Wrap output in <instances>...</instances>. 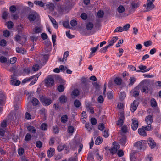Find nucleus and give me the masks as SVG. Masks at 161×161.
I'll use <instances>...</instances> for the list:
<instances>
[{
  "mask_svg": "<svg viewBox=\"0 0 161 161\" xmlns=\"http://www.w3.org/2000/svg\"><path fill=\"white\" fill-rule=\"evenodd\" d=\"M129 6L130 9L129 10V13L130 14H131L134 13L136 10L139 7L140 3L137 1H131L130 3Z\"/></svg>",
  "mask_w": 161,
  "mask_h": 161,
  "instance_id": "nucleus-1",
  "label": "nucleus"
},
{
  "mask_svg": "<svg viewBox=\"0 0 161 161\" xmlns=\"http://www.w3.org/2000/svg\"><path fill=\"white\" fill-rule=\"evenodd\" d=\"M153 115H149L145 118V121L147 124V126H145V129L147 131H150L152 130L151 124L153 122Z\"/></svg>",
  "mask_w": 161,
  "mask_h": 161,
  "instance_id": "nucleus-2",
  "label": "nucleus"
},
{
  "mask_svg": "<svg viewBox=\"0 0 161 161\" xmlns=\"http://www.w3.org/2000/svg\"><path fill=\"white\" fill-rule=\"evenodd\" d=\"M146 141L144 140H141L135 142L134 146L139 150H144L146 148Z\"/></svg>",
  "mask_w": 161,
  "mask_h": 161,
  "instance_id": "nucleus-3",
  "label": "nucleus"
},
{
  "mask_svg": "<svg viewBox=\"0 0 161 161\" xmlns=\"http://www.w3.org/2000/svg\"><path fill=\"white\" fill-rule=\"evenodd\" d=\"M155 0H147V8L145 12L149 11L154 8L155 6L153 2Z\"/></svg>",
  "mask_w": 161,
  "mask_h": 161,
  "instance_id": "nucleus-4",
  "label": "nucleus"
},
{
  "mask_svg": "<svg viewBox=\"0 0 161 161\" xmlns=\"http://www.w3.org/2000/svg\"><path fill=\"white\" fill-rule=\"evenodd\" d=\"M45 83L47 86H52L54 84V82L53 79L51 77H48L45 79Z\"/></svg>",
  "mask_w": 161,
  "mask_h": 161,
  "instance_id": "nucleus-5",
  "label": "nucleus"
},
{
  "mask_svg": "<svg viewBox=\"0 0 161 161\" xmlns=\"http://www.w3.org/2000/svg\"><path fill=\"white\" fill-rule=\"evenodd\" d=\"M120 147V145L117 142H114L113 143V147L112 148L110 152L112 154H114L117 152Z\"/></svg>",
  "mask_w": 161,
  "mask_h": 161,
  "instance_id": "nucleus-6",
  "label": "nucleus"
},
{
  "mask_svg": "<svg viewBox=\"0 0 161 161\" xmlns=\"http://www.w3.org/2000/svg\"><path fill=\"white\" fill-rule=\"evenodd\" d=\"M120 117L119 118L117 125L122 126L124 123V121L125 119L124 113L123 112H121L120 113Z\"/></svg>",
  "mask_w": 161,
  "mask_h": 161,
  "instance_id": "nucleus-7",
  "label": "nucleus"
},
{
  "mask_svg": "<svg viewBox=\"0 0 161 161\" xmlns=\"http://www.w3.org/2000/svg\"><path fill=\"white\" fill-rule=\"evenodd\" d=\"M41 101L44 104L45 106L50 105L51 103V100L50 99H48L44 97H42L41 98Z\"/></svg>",
  "mask_w": 161,
  "mask_h": 161,
  "instance_id": "nucleus-8",
  "label": "nucleus"
},
{
  "mask_svg": "<svg viewBox=\"0 0 161 161\" xmlns=\"http://www.w3.org/2000/svg\"><path fill=\"white\" fill-rule=\"evenodd\" d=\"M132 122L131 124V128L133 130H136L138 126V122L135 119H132Z\"/></svg>",
  "mask_w": 161,
  "mask_h": 161,
  "instance_id": "nucleus-9",
  "label": "nucleus"
},
{
  "mask_svg": "<svg viewBox=\"0 0 161 161\" xmlns=\"http://www.w3.org/2000/svg\"><path fill=\"white\" fill-rule=\"evenodd\" d=\"M141 88V86L138 85L134 88L132 91V95L134 97H137L139 95L140 89Z\"/></svg>",
  "mask_w": 161,
  "mask_h": 161,
  "instance_id": "nucleus-10",
  "label": "nucleus"
},
{
  "mask_svg": "<svg viewBox=\"0 0 161 161\" xmlns=\"http://www.w3.org/2000/svg\"><path fill=\"white\" fill-rule=\"evenodd\" d=\"M137 106H138V102L137 101L135 100L130 105V110L132 112H134L136 109Z\"/></svg>",
  "mask_w": 161,
  "mask_h": 161,
  "instance_id": "nucleus-11",
  "label": "nucleus"
},
{
  "mask_svg": "<svg viewBox=\"0 0 161 161\" xmlns=\"http://www.w3.org/2000/svg\"><path fill=\"white\" fill-rule=\"evenodd\" d=\"M147 142L151 149H153L156 146V143L152 138L148 139Z\"/></svg>",
  "mask_w": 161,
  "mask_h": 161,
  "instance_id": "nucleus-12",
  "label": "nucleus"
},
{
  "mask_svg": "<svg viewBox=\"0 0 161 161\" xmlns=\"http://www.w3.org/2000/svg\"><path fill=\"white\" fill-rule=\"evenodd\" d=\"M146 130L145 129V126H142V128L138 129V132L140 135L145 136H147Z\"/></svg>",
  "mask_w": 161,
  "mask_h": 161,
  "instance_id": "nucleus-13",
  "label": "nucleus"
},
{
  "mask_svg": "<svg viewBox=\"0 0 161 161\" xmlns=\"http://www.w3.org/2000/svg\"><path fill=\"white\" fill-rule=\"evenodd\" d=\"M87 80L85 78L82 79L81 83L83 84V88L84 90H87L89 88V85L87 83Z\"/></svg>",
  "mask_w": 161,
  "mask_h": 161,
  "instance_id": "nucleus-14",
  "label": "nucleus"
},
{
  "mask_svg": "<svg viewBox=\"0 0 161 161\" xmlns=\"http://www.w3.org/2000/svg\"><path fill=\"white\" fill-rule=\"evenodd\" d=\"M37 16V14L36 13H31L28 16V19L30 21H33L36 19Z\"/></svg>",
  "mask_w": 161,
  "mask_h": 161,
  "instance_id": "nucleus-15",
  "label": "nucleus"
},
{
  "mask_svg": "<svg viewBox=\"0 0 161 161\" xmlns=\"http://www.w3.org/2000/svg\"><path fill=\"white\" fill-rule=\"evenodd\" d=\"M42 28V26L41 25H39L35 27L33 30L34 33H38L41 32Z\"/></svg>",
  "mask_w": 161,
  "mask_h": 161,
  "instance_id": "nucleus-16",
  "label": "nucleus"
},
{
  "mask_svg": "<svg viewBox=\"0 0 161 161\" xmlns=\"http://www.w3.org/2000/svg\"><path fill=\"white\" fill-rule=\"evenodd\" d=\"M67 97L64 95H61L59 98V101L62 104L65 103L67 102Z\"/></svg>",
  "mask_w": 161,
  "mask_h": 161,
  "instance_id": "nucleus-17",
  "label": "nucleus"
},
{
  "mask_svg": "<svg viewBox=\"0 0 161 161\" xmlns=\"http://www.w3.org/2000/svg\"><path fill=\"white\" fill-rule=\"evenodd\" d=\"M12 80H11V84L13 85H15L16 86H19L21 82L19 80L15 81V79L14 78V77L12 76Z\"/></svg>",
  "mask_w": 161,
  "mask_h": 161,
  "instance_id": "nucleus-18",
  "label": "nucleus"
},
{
  "mask_svg": "<svg viewBox=\"0 0 161 161\" xmlns=\"http://www.w3.org/2000/svg\"><path fill=\"white\" fill-rule=\"evenodd\" d=\"M99 44H98L95 47L91 48V52L89 56V58L92 57L93 54L97 50Z\"/></svg>",
  "mask_w": 161,
  "mask_h": 161,
  "instance_id": "nucleus-19",
  "label": "nucleus"
},
{
  "mask_svg": "<svg viewBox=\"0 0 161 161\" xmlns=\"http://www.w3.org/2000/svg\"><path fill=\"white\" fill-rule=\"evenodd\" d=\"M127 139L125 136H123L120 140V143L122 146H125L126 143Z\"/></svg>",
  "mask_w": 161,
  "mask_h": 161,
  "instance_id": "nucleus-20",
  "label": "nucleus"
},
{
  "mask_svg": "<svg viewBox=\"0 0 161 161\" xmlns=\"http://www.w3.org/2000/svg\"><path fill=\"white\" fill-rule=\"evenodd\" d=\"M54 154V149L53 148H50L47 151V156L48 157H51Z\"/></svg>",
  "mask_w": 161,
  "mask_h": 161,
  "instance_id": "nucleus-21",
  "label": "nucleus"
},
{
  "mask_svg": "<svg viewBox=\"0 0 161 161\" xmlns=\"http://www.w3.org/2000/svg\"><path fill=\"white\" fill-rule=\"evenodd\" d=\"M49 17L54 27L55 28L57 29L58 27V25L55 20L50 16H49Z\"/></svg>",
  "mask_w": 161,
  "mask_h": 161,
  "instance_id": "nucleus-22",
  "label": "nucleus"
},
{
  "mask_svg": "<svg viewBox=\"0 0 161 161\" xmlns=\"http://www.w3.org/2000/svg\"><path fill=\"white\" fill-rule=\"evenodd\" d=\"M27 129L28 131L32 133L35 134L36 132L35 128L32 126L30 125L28 126Z\"/></svg>",
  "mask_w": 161,
  "mask_h": 161,
  "instance_id": "nucleus-23",
  "label": "nucleus"
},
{
  "mask_svg": "<svg viewBox=\"0 0 161 161\" xmlns=\"http://www.w3.org/2000/svg\"><path fill=\"white\" fill-rule=\"evenodd\" d=\"M118 39V38L117 36L114 37L110 41H108L109 44L108 45L110 47L113 45V44L116 42V41Z\"/></svg>",
  "mask_w": 161,
  "mask_h": 161,
  "instance_id": "nucleus-24",
  "label": "nucleus"
},
{
  "mask_svg": "<svg viewBox=\"0 0 161 161\" xmlns=\"http://www.w3.org/2000/svg\"><path fill=\"white\" fill-rule=\"evenodd\" d=\"M117 10L119 13H122L125 11V8L123 5H120L118 7Z\"/></svg>",
  "mask_w": 161,
  "mask_h": 161,
  "instance_id": "nucleus-25",
  "label": "nucleus"
},
{
  "mask_svg": "<svg viewBox=\"0 0 161 161\" xmlns=\"http://www.w3.org/2000/svg\"><path fill=\"white\" fill-rule=\"evenodd\" d=\"M16 50L17 52L22 53V54L25 53H26V51L25 50L24 48H22L19 47H17L16 48Z\"/></svg>",
  "mask_w": 161,
  "mask_h": 161,
  "instance_id": "nucleus-26",
  "label": "nucleus"
},
{
  "mask_svg": "<svg viewBox=\"0 0 161 161\" xmlns=\"http://www.w3.org/2000/svg\"><path fill=\"white\" fill-rule=\"evenodd\" d=\"M36 75H34V76H31L29 78H26L24 79L22 81V83H26L27 82H28L32 79H34L36 77Z\"/></svg>",
  "mask_w": 161,
  "mask_h": 161,
  "instance_id": "nucleus-27",
  "label": "nucleus"
},
{
  "mask_svg": "<svg viewBox=\"0 0 161 161\" xmlns=\"http://www.w3.org/2000/svg\"><path fill=\"white\" fill-rule=\"evenodd\" d=\"M67 147L66 145L63 144V145H60L59 146H58L57 147V150L58 151L60 152L62 150L64 149V148H66V150L67 149Z\"/></svg>",
  "mask_w": 161,
  "mask_h": 161,
  "instance_id": "nucleus-28",
  "label": "nucleus"
},
{
  "mask_svg": "<svg viewBox=\"0 0 161 161\" xmlns=\"http://www.w3.org/2000/svg\"><path fill=\"white\" fill-rule=\"evenodd\" d=\"M122 79L119 77L116 78L114 80V83L118 85H120L122 83Z\"/></svg>",
  "mask_w": 161,
  "mask_h": 161,
  "instance_id": "nucleus-29",
  "label": "nucleus"
},
{
  "mask_svg": "<svg viewBox=\"0 0 161 161\" xmlns=\"http://www.w3.org/2000/svg\"><path fill=\"white\" fill-rule=\"evenodd\" d=\"M93 26V23L91 22H89L86 25V27L88 30H92Z\"/></svg>",
  "mask_w": 161,
  "mask_h": 161,
  "instance_id": "nucleus-30",
  "label": "nucleus"
},
{
  "mask_svg": "<svg viewBox=\"0 0 161 161\" xmlns=\"http://www.w3.org/2000/svg\"><path fill=\"white\" fill-rule=\"evenodd\" d=\"M41 58L42 60L41 62H44V61H47L48 58L47 55H42L41 56Z\"/></svg>",
  "mask_w": 161,
  "mask_h": 161,
  "instance_id": "nucleus-31",
  "label": "nucleus"
},
{
  "mask_svg": "<svg viewBox=\"0 0 161 161\" xmlns=\"http://www.w3.org/2000/svg\"><path fill=\"white\" fill-rule=\"evenodd\" d=\"M103 141V139L102 137H97L95 141V144L97 145L101 144Z\"/></svg>",
  "mask_w": 161,
  "mask_h": 161,
  "instance_id": "nucleus-32",
  "label": "nucleus"
},
{
  "mask_svg": "<svg viewBox=\"0 0 161 161\" xmlns=\"http://www.w3.org/2000/svg\"><path fill=\"white\" fill-rule=\"evenodd\" d=\"M68 119V117L66 115H64L61 117V120L63 123H64L67 121Z\"/></svg>",
  "mask_w": 161,
  "mask_h": 161,
  "instance_id": "nucleus-33",
  "label": "nucleus"
},
{
  "mask_svg": "<svg viewBox=\"0 0 161 161\" xmlns=\"http://www.w3.org/2000/svg\"><path fill=\"white\" fill-rule=\"evenodd\" d=\"M151 106L153 107H156L157 105V103L156 100L154 98H152L150 101Z\"/></svg>",
  "mask_w": 161,
  "mask_h": 161,
  "instance_id": "nucleus-34",
  "label": "nucleus"
},
{
  "mask_svg": "<svg viewBox=\"0 0 161 161\" xmlns=\"http://www.w3.org/2000/svg\"><path fill=\"white\" fill-rule=\"evenodd\" d=\"M31 102L33 105L36 106L38 105L39 103V102L38 100L36 98H33Z\"/></svg>",
  "mask_w": 161,
  "mask_h": 161,
  "instance_id": "nucleus-35",
  "label": "nucleus"
},
{
  "mask_svg": "<svg viewBox=\"0 0 161 161\" xmlns=\"http://www.w3.org/2000/svg\"><path fill=\"white\" fill-rule=\"evenodd\" d=\"M57 90L59 92H62L64 90L65 87L62 85H60L57 87Z\"/></svg>",
  "mask_w": 161,
  "mask_h": 161,
  "instance_id": "nucleus-36",
  "label": "nucleus"
},
{
  "mask_svg": "<svg viewBox=\"0 0 161 161\" xmlns=\"http://www.w3.org/2000/svg\"><path fill=\"white\" fill-rule=\"evenodd\" d=\"M126 95L125 92H121L119 95V97L120 99L122 101L126 97Z\"/></svg>",
  "mask_w": 161,
  "mask_h": 161,
  "instance_id": "nucleus-37",
  "label": "nucleus"
},
{
  "mask_svg": "<svg viewBox=\"0 0 161 161\" xmlns=\"http://www.w3.org/2000/svg\"><path fill=\"white\" fill-rule=\"evenodd\" d=\"M124 31L123 28L121 26H119L116 28L114 30V32L116 33V32H122Z\"/></svg>",
  "mask_w": 161,
  "mask_h": 161,
  "instance_id": "nucleus-38",
  "label": "nucleus"
},
{
  "mask_svg": "<svg viewBox=\"0 0 161 161\" xmlns=\"http://www.w3.org/2000/svg\"><path fill=\"white\" fill-rule=\"evenodd\" d=\"M47 7L51 11L53 10L54 9V5L52 3H50L47 5Z\"/></svg>",
  "mask_w": 161,
  "mask_h": 161,
  "instance_id": "nucleus-39",
  "label": "nucleus"
},
{
  "mask_svg": "<svg viewBox=\"0 0 161 161\" xmlns=\"http://www.w3.org/2000/svg\"><path fill=\"white\" fill-rule=\"evenodd\" d=\"M41 128L42 130H46L47 129V125L45 123H43L41 125Z\"/></svg>",
  "mask_w": 161,
  "mask_h": 161,
  "instance_id": "nucleus-40",
  "label": "nucleus"
},
{
  "mask_svg": "<svg viewBox=\"0 0 161 161\" xmlns=\"http://www.w3.org/2000/svg\"><path fill=\"white\" fill-rule=\"evenodd\" d=\"M81 103L80 101L77 99L75 100L74 102L75 106L76 108L79 107Z\"/></svg>",
  "mask_w": 161,
  "mask_h": 161,
  "instance_id": "nucleus-41",
  "label": "nucleus"
},
{
  "mask_svg": "<svg viewBox=\"0 0 161 161\" xmlns=\"http://www.w3.org/2000/svg\"><path fill=\"white\" fill-rule=\"evenodd\" d=\"M97 16L98 17L101 18L103 17L104 15V13L103 11L100 10L97 13Z\"/></svg>",
  "mask_w": 161,
  "mask_h": 161,
  "instance_id": "nucleus-42",
  "label": "nucleus"
},
{
  "mask_svg": "<svg viewBox=\"0 0 161 161\" xmlns=\"http://www.w3.org/2000/svg\"><path fill=\"white\" fill-rule=\"evenodd\" d=\"M6 25L8 28L10 29L13 27L14 25V24L13 23L12 21H9L8 22H7Z\"/></svg>",
  "mask_w": 161,
  "mask_h": 161,
  "instance_id": "nucleus-43",
  "label": "nucleus"
},
{
  "mask_svg": "<svg viewBox=\"0 0 161 161\" xmlns=\"http://www.w3.org/2000/svg\"><path fill=\"white\" fill-rule=\"evenodd\" d=\"M34 3L36 5H39L41 7H42L44 6L43 3L42 1H35Z\"/></svg>",
  "mask_w": 161,
  "mask_h": 161,
  "instance_id": "nucleus-44",
  "label": "nucleus"
},
{
  "mask_svg": "<svg viewBox=\"0 0 161 161\" xmlns=\"http://www.w3.org/2000/svg\"><path fill=\"white\" fill-rule=\"evenodd\" d=\"M67 131L69 133L72 134L74 131V128L72 126H69L68 127Z\"/></svg>",
  "mask_w": 161,
  "mask_h": 161,
  "instance_id": "nucleus-45",
  "label": "nucleus"
},
{
  "mask_svg": "<svg viewBox=\"0 0 161 161\" xmlns=\"http://www.w3.org/2000/svg\"><path fill=\"white\" fill-rule=\"evenodd\" d=\"M53 132L55 134H57L58 133L59 129L56 126H54L53 127Z\"/></svg>",
  "mask_w": 161,
  "mask_h": 161,
  "instance_id": "nucleus-46",
  "label": "nucleus"
},
{
  "mask_svg": "<svg viewBox=\"0 0 161 161\" xmlns=\"http://www.w3.org/2000/svg\"><path fill=\"white\" fill-rule=\"evenodd\" d=\"M7 61V59L5 57L2 56L0 57V62L1 63H6Z\"/></svg>",
  "mask_w": 161,
  "mask_h": 161,
  "instance_id": "nucleus-47",
  "label": "nucleus"
},
{
  "mask_svg": "<svg viewBox=\"0 0 161 161\" xmlns=\"http://www.w3.org/2000/svg\"><path fill=\"white\" fill-rule=\"evenodd\" d=\"M79 94V91L78 89H75L72 92V94L75 96H78Z\"/></svg>",
  "mask_w": 161,
  "mask_h": 161,
  "instance_id": "nucleus-48",
  "label": "nucleus"
},
{
  "mask_svg": "<svg viewBox=\"0 0 161 161\" xmlns=\"http://www.w3.org/2000/svg\"><path fill=\"white\" fill-rule=\"evenodd\" d=\"M152 44V42L151 41H148L144 42V45L146 47H148L151 46Z\"/></svg>",
  "mask_w": 161,
  "mask_h": 161,
  "instance_id": "nucleus-49",
  "label": "nucleus"
},
{
  "mask_svg": "<svg viewBox=\"0 0 161 161\" xmlns=\"http://www.w3.org/2000/svg\"><path fill=\"white\" fill-rule=\"evenodd\" d=\"M31 135L29 133H27L25 137V140L26 141H29L31 140Z\"/></svg>",
  "mask_w": 161,
  "mask_h": 161,
  "instance_id": "nucleus-50",
  "label": "nucleus"
},
{
  "mask_svg": "<svg viewBox=\"0 0 161 161\" xmlns=\"http://www.w3.org/2000/svg\"><path fill=\"white\" fill-rule=\"evenodd\" d=\"M97 101L100 103H102L104 101L103 97L102 95L99 96L97 98Z\"/></svg>",
  "mask_w": 161,
  "mask_h": 161,
  "instance_id": "nucleus-51",
  "label": "nucleus"
},
{
  "mask_svg": "<svg viewBox=\"0 0 161 161\" xmlns=\"http://www.w3.org/2000/svg\"><path fill=\"white\" fill-rule=\"evenodd\" d=\"M3 34L4 36L6 37H8L10 35V32L7 30H5L3 31Z\"/></svg>",
  "mask_w": 161,
  "mask_h": 161,
  "instance_id": "nucleus-52",
  "label": "nucleus"
},
{
  "mask_svg": "<svg viewBox=\"0 0 161 161\" xmlns=\"http://www.w3.org/2000/svg\"><path fill=\"white\" fill-rule=\"evenodd\" d=\"M130 27V25L129 24H126L125 25H124L123 28V29L124 31H127L129 29Z\"/></svg>",
  "mask_w": 161,
  "mask_h": 161,
  "instance_id": "nucleus-53",
  "label": "nucleus"
},
{
  "mask_svg": "<svg viewBox=\"0 0 161 161\" xmlns=\"http://www.w3.org/2000/svg\"><path fill=\"white\" fill-rule=\"evenodd\" d=\"M63 24L64 27L69 29L70 28L69 25V23L68 21L64 22H63Z\"/></svg>",
  "mask_w": 161,
  "mask_h": 161,
  "instance_id": "nucleus-54",
  "label": "nucleus"
},
{
  "mask_svg": "<svg viewBox=\"0 0 161 161\" xmlns=\"http://www.w3.org/2000/svg\"><path fill=\"white\" fill-rule=\"evenodd\" d=\"M130 80L129 85L131 86L133 85L135 82L136 81V79L134 77H130Z\"/></svg>",
  "mask_w": 161,
  "mask_h": 161,
  "instance_id": "nucleus-55",
  "label": "nucleus"
},
{
  "mask_svg": "<svg viewBox=\"0 0 161 161\" xmlns=\"http://www.w3.org/2000/svg\"><path fill=\"white\" fill-rule=\"evenodd\" d=\"M96 157L97 159L100 160H102L103 158V156L102 155L100 154L98 151H97Z\"/></svg>",
  "mask_w": 161,
  "mask_h": 161,
  "instance_id": "nucleus-56",
  "label": "nucleus"
},
{
  "mask_svg": "<svg viewBox=\"0 0 161 161\" xmlns=\"http://www.w3.org/2000/svg\"><path fill=\"white\" fill-rule=\"evenodd\" d=\"M142 91L146 93H147L148 92V88L146 86H143L142 87Z\"/></svg>",
  "mask_w": 161,
  "mask_h": 161,
  "instance_id": "nucleus-57",
  "label": "nucleus"
},
{
  "mask_svg": "<svg viewBox=\"0 0 161 161\" xmlns=\"http://www.w3.org/2000/svg\"><path fill=\"white\" fill-rule=\"evenodd\" d=\"M121 131L123 133H126L127 132V127L125 126H124L122 127Z\"/></svg>",
  "mask_w": 161,
  "mask_h": 161,
  "instance_id": "nucleus-58",
  "label": "nucleus"
},
{
  "mask_svg": "<svg viewBox=\"0 0 161 161\" xmlns=\"http://www.w3.org/2000/svg\"><path fill=\"white\" fill-rule=\"evenodd\" d=\"M108 130H105L103 132V136L105 138H107L109 136V134L108 133Z\"/></svg>",
  "mask_w": 161,
  "mask_h": 161,
  "instance_id": "nucleus-59",
  "label": "nucleus"
},
{
  "mask_svg": "<svg viewBox=\"0 0 161 161\" xmlns=\"http://www.w3.org/2000/svg\"><path fill=\"white\" fill-rule=\"evenodd\" d=\"M81 18L84 20H86L87 18V14L85 13H82L80 15Z\"/></svg>",
  "mask_w": 161,
  "mask_h": 161,
  "instance_id": "nucleus-60",
  "label": "nucleus"
},
{
  "mask_svg": "<svg viewBox=\"0 0 161 161\" xmlns=\"http://www.w3.org/2000/svg\"><path fill=\"white\" fill-rule=\"evenodd\" d=\"M69 52L68 51L65 52L63 55V60H66L67 57L69 55Z\"/></svg>",
  "mask_w": 161,
  "mask_h": 161,
  "instance_id": "nucleus-61",
  "label": "nucleus"
},
{
  "mask_svg": "<svg viewBox=\"0 0 161 161\" xmlns=\"http://www.w3.org/2000/svg\"><path fill=\"white\" fill-rule=\"evenodd\" d=\"M91 122L93 125H96L97 123V120L95 118H92L91 119Z\"/></svg>",
  "mask_w": 161,
  "mask_h": 161,
  "instance_id": "nucleus-62",
  "label": "nucleus"
},
{
  "mask_svg": "<svg viewBox=\"0 0 161 161\" xmlns=\"http://www.w3.org/2000/svg\"><path fill=\"white\" fill-rule=\"evenodd\" d=\"M70 23L72 26L74 27L77 25V22L75 20L73 19L71 21Z\"/></svg>",
  "mask_w": 161,
  "mask_h": 161,
  "instance_id": "nucleus-63",
  "label": "nucleus"
},
{
  "mask_svg": "<svg viewBox=\"0 0 161 161\" xmlns=\"http://www.w3.org/2000/svg\"><path fill=\"white\" fill-rule=\"evenodd\" d=\"M17 61V58L16 57H14L10 59V63L13 64L15 63Z\"/></svg>",
  "mask_w": 161,
  "mask_h": 161,
  "instance_id": "nucleus-64",
  "label": "nucleus"
}]
</instances>
